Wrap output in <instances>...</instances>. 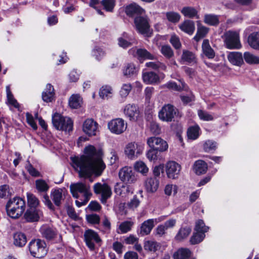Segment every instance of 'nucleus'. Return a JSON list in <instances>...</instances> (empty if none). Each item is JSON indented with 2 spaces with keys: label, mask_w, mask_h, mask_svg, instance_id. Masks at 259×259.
<instances>
[{
  "label": "nucleus",
  "mask_w": 259,
  "mask_h": 259,
  "mask_svg": "<svg viewBox=\"0 0 259 259\" xmlns=\"http://www.w3.org/2000/svg\"><path fill=\"white\" fill-rule=\"evenodd\" d=\"M85 155L80 157H71L72 165L80 177H89L94 174L101 175L106 165L101 158V153L92 145L84 149Z\"/></svg>",
  "instance_id": "obj_1"
},
{
  "label": "nucleus",
  "mask_w": 259,
  "mask_h": 259,
  "mask_svg": "<svg viewBox=\"0 0 259 259\" xmlns=\"http://www.w3.org/2000/svg\"><path fill=\"white\" fill-rule=\"evenodd\" d=\"M8 215L13 219H18L25 209V202L21 198L16 197L10 199L6 205Z\"/></svg>",
  "instance_id": "obj_2"
},
{
  "label": "nucleus",
  "mask_w": 259,
  "mask_h": 259,
  "mask_svg": "<svg viewBox=\"0 0 259 259\" xmlns=\"http://www.w3.org/2000/svg\"><path fill=\"white\" fill-rule=\"evenodd\" d=\"M28 248L31 255L38 258L44 257L48 251L45 242L39 239L31 240L29 243Z\"/></svg>",
  "instance_id": "obj_3"
},
{
  "label": "nucleus",
  "mask_w": 259,
  "mask_h": 259,
  "mask_svg": "<svg viewBox=\"0 0 259 259\" xmlns=\"http://www.w3.org/2000/svg\"><path fill=\"white\" fill-rule=\"evenodd\" d=\"M52 123L58 130L70 132L73 129V121L68 117H63L59 113H55L52 116Z\"/></svg>",
  "instance_id": "obj_4"
},
{
  "label": "nucleus",
  "mask_w": 259,
  "mask_h": 259,
  "mask_svg": "<svg viewBox=\"0 0 259 259\" xmlns=\"http://www.w3.org/2000/svg\"><path fill=\"white\" fill-rule=\"evenodd\" d=\"M223 38L226 48L229 49H240L242 47L239 34L237 31H226L224 33Z\"/></svg>",
  "instance_id": "obj_5"
},
{
  "label": "nucleus",
  "mask_w": 259,
  "mask_h": 259,
  "mask_svg": "<svg viewBox=\"0 0 259 259\" xmlns=\"http://www.w3.org/2000/svg\"><path fill=\"white\" fill-rule=\"evenodd\" d=\"M70 189L73 196L76 198L79 197V193L82 194L83 198L87 199H90L92 195L90 186L82 183L71 184Z\"/></svg>",
  "instance_id": "obj_6"
},
{
  "label": "nucleus",
  "mask_w": 259,
  "mask_h": 259,
  "mask_svg": "<svg viewBox=\"0 0 259 259\" xmlns=\"http://www.w3.org/2000/svg\"><path fill=\"white\" fill-rule=\"evenodd\" d=\"M144 145L138 143L131 142L125 145L124 154L130 159H137L143 152Z\"/></svg>",
  "instance_id": "obj_7"
},
{
  "label": "nucleus",
  "mask_w": 259,
  "mask_h": 259,
  "mask_svg": "<svg viewBox=\"0 0 259 259\" xmlns=\"http://www.w3.org/2000/svg\"><path fill=\"white\" fill-rule=\"evenodd\" d=\"M93 189L95 193L100 195V200L103 203H105L107 200L112 195L110 187L105 183H97L94 184Z\"/></svg>",
  "instance_id": "obj_8"
},
{
  "label": "nucleus",
  "mask_w": 259,
  "mask_h": 259,
  "mask_svg": "<svg viewBox=\"0 0 259 259\" xmlns=\"http://www.w3.org/2000/svg\"><path fill=\"white\" fill-rule=\"evenodd\" d=\"M107 126L111 133L120 135L126 131L127 124L122 118H116L109 121Z\"/></svg>",
  "instance_id": "obj_9"
},
{
  "label": "nucleus",
  "mask_w": 259,
  "mask_h": 259,
  "mask_svg": "<svg viewBox=\"0 0 259 259\" xmlns=\"http://www.w3.org/2000/svg\"><path fill=\"white\" fill-rule=\"evenodd\" d=\"M177 109L171 104L164 105L158 113L159 119L163 121H171L177 113Z\"/></svg>",
  "instance_id": "obj_10"
},
{
  "label": "nucleus",
  "mask_w": 259,
  "mask_h": 259,
  "mask_svg": "<svg viewBox=\"0 0 259 259\" xmlns=\"http://www.w3.org/2000/svg\"><path fill=\"white\" fill-rule=\"evenodd\" d=\"M120 180L126 184H133L137 181V177L132 167L124 166L118 172Z\"/></svg>",
  "instance_id": "obj_11"
},
{
  "label": "nucleus",
  "mask_w": 259,
  "mask_h": 259,
  "mask_svg": "<svg viewBox=\"0 0 259 259\" xmlns=\"http://www.w3.org/2000/svg\"><path fill=\"white\" fill-rule=\"evenodd\" d=\"M134 23L137 31L143 34H147L149 31L150 25L147 16H138L135 17Z\"/></svg>",
  "instance_id": "obj_12"
},
{
  "label": "nucleus",
  "mask_w": 259,
  "mask_h": 259,
  "mask_svg": "<svg viewBox=\"0 0 259 259\" xmlns=\"http://www.w3.org/2000/svg\"><path fill=\"white\" fill-rule=\"evenodd\" d=\"M147 144L151 148L160 152H164L168 149L166 142L159 137L149 138L147 139Z\"/></svg>",
  "instance_id": "obj_13"
},
{
  "label": "nucleus",
  "mask_w": 259,
  "mask_h": 259,
  "mask_svg": "<svg viewBox=\"0 0 259 259\" xmlns=\"http://www.w3.org/2000/svg\"><path fill=\"white\" fill-rule=\"evenodd\" d=\"M164 77L165 75L163 73H160L158 74L152 71L144 72L142 75L143 81L148 84H158L160 83Z\"/></svg>",
  "instance_id": "obj_14"
},
{
  "label": "nucleus",
  "mask_w": 259,
  "mask_h": 259,
  "mask_svg": "<svg viewBox=\"0 0 259 259\" xmlns=\"http://www.w3.org/2000/svg\"><path fill=\"white\" fill-rule=\"evenodd\" d=\"M181 169V165L174 161L168 162L165 165L167 176L171 179H176L178 178Z\"/></svg>",
  "instance_id": "obj_15"
},
{
  "label": "nucleus",
  "mask_w": 259,
  "mask_h": 259,
  "mask_svg": "<svg viewBox=\"0 0 259 259\" xmlns=\"http://www.w3.org/2000/svg\"><path fill=\"white\" fill-rule=\"evenodd\" d=\"M84 236L86 244L91 250L94 249L95 243H98L101 241L98 234L92 230L86 231Z\"/></svg>",
  "instance_id": "obj_16"
},
{
  "label": "nucleus",
  "mask_w": 259,
  "mask_h": 259,
  "mask_svg": "<svg viewBox=\"0 0 259 259\" xmlns=\"http://www.w3.org/2000/svg\"><path fill=\"white\" fill-rule=\"evenodd\" d=\"M82 129L89 136H96L98 132V124L93 119H87L83 122Z\"/></svg>",
  "instance_id": "obj_17"
},
{
  "label": "nucleus",
  "mask_w": 259,
  "mask_h": 259,
  "mask_svg": "<svg viewBox=\"0 0 259 259\" xmlns=\"http://www.w3.org/2000/svg\"><path fill=\"white\" fill-rule=\"evenodd\" d=\"M42 216V211L38 208H29L24 213V217L28 222L38 221Z\"/></svg>",
  "instance_id": "obj_18"
},
{
  "label": "nucleus",
  "mask_w": 259,
  "mask_h": 259,
  "mask_svg": "<svg viewBox=\"0 0 259 259\" xmlns=\"http://www.w3.org/2000/svg\"><path fill=\"white\" fill-rule=\"evenodd\" d=\"M161 221L162 219L158 218L155 219H149L144 221L141 225L140 234L142 236L149 234L154 227L155 224H157Z\"/></svg>",
  "instance_id": "obj_19"
},
{
  "label": "nucleus",
  "mask_w": 259,
  "mask_h": 259,
  "mask_svg": "<svg viewBox=\"0 0 259 259\" xmlns=\"http://www.w3.org/2000/svg\"><path fill=\"white\" fill-rule=\"evenodd\" d=\"M124 113L131 120H135L139 116V111L135 105L128 104L124 108Z\"/></svg>",
  "instance_id": "obj_20"
},
{
  "label": "nucleus",
  "mask_w": 259,
  "mask_h": 259,
  "mask_svg": "<svg viewBox=\"0 0 259 259\" xmlns=\"http://www.w3.org/2000/svg\"><path fill=\"white\" fill-rule=\"evenodd\" d=\"M227 58L228 61L234 65L240 67L244 64L243 57L240 52H230L228 55Z\"/></svg>",
  "instance_id": "obj_21"
},
{
  "label": "nucleus",
  "mask_w": 259,
  "mask_h": 259,
  "mask_svg": "<svg viewBox=\"0 0 259 259\" xmlns=\"http://www.w3.org/2000/svg\"><path fill=\"white\" fill-rule=\"evenodd\" d=\"M65 189L62 188L56 189L52 191L51 193V199L56 205L60 206L65 196Z\"/></svg>",
  "instance_id": "obj_22"
},
{
  "label": "nucleus",
  "mask_w": 259,
  "mask_h": 259,
  "mask_svg": "<svg viewBox=\"0 0 259 259\" xmlns=\"http://www.w3.org/2000/svg\"><path fill=\"white\" fill-rule=\"evenodd\" d=\"M117 40L119 46L123 49L130 47L135 41L134 39L126 32H123Z\"/></svg>",
  "instance_id": "obj_23"
},
{
  "label": "nucleus",
  "mask_w": 259,
  "mask_h": 259,
  "mask_svg": "<svg viewBox=\"0 0 259 259\" xmlns=\"http://www.w3.org/2000/svg\"><path fill=\"white\" fill-rule=\"evenodd\" d=\"M159 182L156 178H147L145 182V188L147 192L154 193L157 191L159 187Z\"/></svg>",
  "instance_id": "obj_24"
},
{
  "label": "nucleus",
  "mask_w": 259,
  "mask_h": 259,
  "mask_svg": "<svg viewBox=\"0 0 259 259\" xmlns=\"http://www.w3.org/2000/svg\"><path fill=\"white\" fill-rule=\"evenodd\" d=\"M161 248V244L153 240H145L144 242V249L151 253H155Z\"/></svg>",
  "instance_id": "obj_25"
},
{
  "label": "nucleus",
  "mask_w": 259,
  "mask_h": 259,
  "mask_svg": "<svg viewBox=\"0 0 259 259\" xmlns=\"http://www.w3.org/2000/svg\"><path fill=\"white\" fill-rule=\"evenodd\" d=\"M40 232L42 236L48 240H52L55 239L57 236L56 231L47 226H42L40 228Z\"/></svg>",
  "instance_id": "obj_26"
},
{
  "label": "nucleus",
  "mask_w": 259,
  "mask_h": 259,
  "mask_svg": "<svg viewBox=\"0 0 259 259\" xmlns=\"http://www.w3.org/2000/svg\"><path fill=\"white\" fill-rule=\"evenodd\" d=\"M145 10L139 5L136 3L127 6L125 9V12L127 15L132 16L134 14L142 15L145 13Z\"/></svg>",
  "instance_id": "obj_27"
},
{
  "label": "nucleus",
  "mask_w": 259,
  "mask_h": 259,
  "mask_svg": "<svg viewBox=\"0 0 259 259\" xmlns=\"http://www.w3.org/2000/svg\"><path fill=\"white\" fill-rule=\"evenodd\" d=\"M179 27L182 31L189 35H192L195 29L194 21L190 20H185L179 25Z\"/></svg>",
  "instance_id": "obj_28"
},
{
  "label": "nucleus",
  "mask_w": 259,
  "mask_h": 259,
  "mask_svg": "<svg viewBox=\"0 0 259 259\" xmlns=\"http://www.w3.org/2000/svg\"><path fill=\"white\" fill-rule=\"evenodd\" d=\"M54 89L51 84H47L45 90L42 93V99L46 102H51L54 99Z\"/></svg>",
  "instance_id": "obj_29"
},
{
  "label": "nucleus",
  "mask_w": 259,
  "mask_h": 259,
  "mask_svg": "<svg viewBox=\"0 0 259 259\" xmlns=\"http://www.w3.org/2000/svg\"><path fill=\"white\" fill-rule=\"evenodd\" d=\"M197 33L194 37V39L196 41H199L201 38L206 36L209 31V28L202 25L200 21H197Z\"/></svg>",
  "instance_id": "obj_30"
},
{
  "label": "nucleus",
  "mask_w": 259,
  "mask_h": 259,
  "mask_svg": "<svg viewBox=\"0 0 259 259\" xmlns=\"http://www.w3.org/2000/svg\"><path fill=\"white\" fill-rule=\"evenodd\" d=\"M181 12L185 17L189 18H199L198 11L192 7H184L181 9Z\"/></svg>",
  "instance_id": "obj_31"
},
{
  "label": "nucleus",
  "mask_w": 259,
  "mask_h": 259,
  "mask_svg": "<svg viewBox=\"0 0 259 259\" xmlns=\"http://www.w3.org/2000/svg\"><path fill=\"white\" fill-rule=\"evenodd\" d=\"M138 70V68L134 64L130 63L124 66L123 69V73L126 77H132L137 74Z\"/></svg>",
  "instance_id": "obj_32"
},
{
  "label": "nucleus",
  "mask_w": 259,
  "mask_h": 259,
  "mask_svg": "<svg viewBox=\"0 0 259 259\" xmlns=\"http://www.w3.org/2000/svg\"><path fill=\"white\" fill-rule=\"evenodd\" d=\"M203 22L210 26H217L220 23L219 16L212 14H206L204 15Z\"/></svg>",
  "instance_id": "obj_33"
},
{
  "label": "nucleus",
  "mask_w": 259,
  "mask_h": 259,
  "mask_svg": "<svg viewBox=\"0 0 259 259\" xmlns=\"http://www.w3.org/2000/svg\"><path fill=\"white\" fill-rule=\"evenodd\" d=\"M202 49L204 54L209 59H212L215 56V52L210 46L209 40L204 39L202 44Z\"/></svg>",
  "instance_id": "obj_34"
},
{
  "label": "nucleus",
  "mask_w": 259,
  "mask_h": 259,
  "mask_svg": "<svg viewBox=\"0 0 259 259\" xmlns=\"http://www.w3.org/2000/svg\"><path fill=\"white\" fill-rule=\"evenodd\" d=\"M193 169L197 175H201L206 172L207 165L204 161L198 160L194 163Z\"/></svg>",
  "instance_id": "obj_35"
},
{
  "label": "nucleus",
  "mask_w": 259,
  "mask_h": 259,
  "mask_svg": "<svg viewBox=\"0 0 259 259\" xmlns=\"http://www.w3.org/2000/svg\"><path fill=\"white\" fill-rule=\"evenodd\" d=\"M13 243L17 246L22 247L25 245L27 238L25 235L21 232H17L13 235Z\"/></svg>",
  "instance_id": "obj_36"
},
{
  "label": "nucleus",
  "mask_w": 259,
  "mask_h": 259,
  "mask_svg": "<svg viewBox=\"0 0 259 259\" xmlns=\"http://www.w3.org/2000/svg\"><path fill=\"white\" fill-rule=\"evenodd\" d=\"M114 191L117 195L125 196L130 192V187L126 184L117 183L114 187Z\"/></svg>",
  "instance_id": "obj_37"
},
{
  "label": "nucleus",
  "mask_w": 259,
  "mask_h": 259,
  "mask_svg": "<svg viewBox=\"0 0 259 259\" xmlns=\"http://www.w3.org/2000/svg\"><path fill=\"white\" fill-rule=\"evenodd\" d=\"M82 103V99L79 94H73L69 99V105L71 108H78L81 107Z\"/></svg>",
  "instance_id": "obj_38"
},
{
  "label": "nucleus",
  "mask_w": 259,
  "mask_h": 259,
  "mask_svg": "<svg viewBox=\"0 0 259 259\" xmlns=\"http://www.w3.org/2000/svg\"><path fill=\"white\" fill-rule=\"evenodd\" d=\"M248 42L252 48L259 50V32L251 33L248 36Z\"/></svg>",
  "instance_id": "obj_39"
},
{
  "label": "nucleus",
  "mask_w": 259,
  "mask_h": 259,
  "mask_svg": "<svg viewBox=\"0 0 259 259\" xmlns=\"http://www.w3.org/2000/svg\"><path fill=\"white\" fill-rule=\"evenodd\" d=\"M181 60L183 62L188 64L195 63L196 62V58L195 54L187 50L183 51L181 56Z\"/></svg>",
  "instance_id": "obj_40"
},
{
  "label": "nucleus",
  "mask_w": 259,
  "mask_h": 259,
  "mask_svg": "<svg viewBox=\"0 0 259 259\" xmlns=\"http://www.w3.org/2000/svg\"><path fill=\"white\" fill-rule=\"evenodd\" d=\"M7 104L11 107H14L18 110L19 109V104L17 100L14 98V96L10 91V86L8 85L6 87Z\"/></svg>",
  "instance_id": "obj_41"
},
{
  "label": "nucleus",
  "mask_w": 259,
  "mask_h": 259,
  "mask_svg": "<svg viewBox=\"0 0 259 259\" xmlns=\"http://www.w3.org/2000/svg\"><path fill=\"white\" fill-rule=\"evenodd\" d=\"M243 58L247 64L250 65L259 64V57L249 52H245L244 53Z\"/></svg>",
  "instance_id": "obj_42"
},
{
  "label": "nucleus",
  "mask_w": 259,
  "mask_h": 259,
  "mask_svg": "<svg viewBox=\"0 0 259 259\" xmlns=\"http://www.w3.org/2000/svg\"><path fill=\"white\" fill-rule=\"evenodd\" d=\"M200 128L198 125L190 127L187 131V136L189 139L194 140L200 135Z\"/></svg>",
  "instance_id": "obj_43"
},
{
  "label": "nucleus",
  "mask_w": 259,
  "mask_h": 259,
  "mask_svg": "<svg viewBox=\"0 0 259 259\" xmlns=\"http://www.w3.org/2000/svg\"><path fill=\"white\" fill-rule=\"evenodd\" d=\"M106 53L105 50L100 47H95L92 51V55L98 61L101 60L105 56Z\"/></svg>",
  "instance_id": "obj_44"
},
{
  "label": "nucleus",
  "mask_w": 259,
  "mask_h": 259,
  "mask_svg": "<svg viewBox=\"0 0 259 259\" xmlns=\"http://www.w3.org/2000/svg\"><path fill=\"white\" fill-rule=\"evenodd\" d=\"M191 255V251L187 248L178 249L173 255L174 259H187Z\"/></svg>",
  "instance_id": "obj_45"
},
{
  "label": "nucleus",
  "mask_w": 259,
  "mask_h": 259,
  "mask_svg": "<svg viewBox=\"0 0 259 259\" xmlns=\"http://www.w3.org/2000/svg\"><path fill=\"white\" fill-rule=\"evenodd\" d=\"M134 167L135 170L143 175H146L149 171L148 167L142 161H138L136 162L134 164Z\"/></svg>",
  "instance_id": "obj_46"
},
{
  "label": "nucleus",
  "mask_w": 259,
  "mask_h": 259,
  "mask_svg": "<svg viewBox=\"0 0 259 259\" xmlns=\"http://www.w3.org/2000/svg\"><path fill=\"white\" fill-rule=\"evenodd\" d=\"M136 55L139 59L153 60L155 58L153 55L145 49H137Z\"/></svg>",
  "instance_id": "obj_47"
},
{
  "label": "nucleus",
  "mask_w": 259,
  "mask_h": 259,
  "mask_svg": "<svg viewBox=\"0 0 259 259\" xmlns=\"http://www.w3.org/2000/svg\"><path fill=\"white\" fill-rule=\"evenodd\" d=\"M112 95V89L108 85L103 86L100 90L99 96L103 99H108L111 97Z\"/></svg>",
  "instance_id": "obj_48"
},
{
  "label": "nucleus",
  "mask_w": 259,
  "mask_h": 259,
  "mask_svg": "<svg viewBox=\"0 0 259 259\" xmlns=\"http://www.w3.org/2000/svg\"><path fill=\"white\" fill-rule=\"evenodd\" d=\"M27 203L29 208H38L39 201L36 197L33 194L27 193Z\"/></svg>",
  "instance_id": "obj_49"
},
{
  "label": "nucleus",
  "mask_w": 259,
  "mask_h": 259,
  "mask_svg": "<svg viewBox=\"0 0 259 259\" xmlns=\"http://www.w3.org/2000/svg\"><path fill=\"white\" fill-rule=\"evenodd\" d=\"M165 16L169 22L173 23H178L181 19V15L178 13L173 11L166 12Z\"/></svg>",
  "instance_id": "obj_50"
},
{
  "label": "nucleus",
  "mask_w": 259,
  "mask_h": 259,
  "mask_svg": "<svg viewBox=\"0 0 259 259\" xmlns=\"http://www.w3.org/2000/svg\"><path fill=\"white\" fill-rule=\"evenodd\" d=\"M35 186L37 191L40 192H47L49 189V185L42 179L36 180Z\"/></svg>",
  "instance_id": "obj_51"
},
{
  "label": "nucleus",
  "mask_w": 259,
  "mask_h": 259,
  "mask_svg": "<svg viewBox=\"0 0 259 259\" xmlns=\"http://www.w3.org/2000/svg\"><path fill=\"white\" fill-rule=\"evenodd\" d=\"M133 225V223L130 221H125L121 223L118 227V233L124 234L130 231L131 230V228Z\"/></svg>",
  "instance_id": "obj_52"
},
{
  "label": "nucleus",
  "mask_w": 259,
  "mask_h": 259,
  "mask_svg": "<svg viewBox=\"0 0 259 259\" xmlns=\"http://www.w3.org/2000/svg\"><path fill=\"white\" fill-rule=\"evenodd\" d=\"M191 232V229L188 228H181L177 235L176 236V239L177 240L181 241L186 238H187Z\"/></svg>",
  "instance_id": "obj_53"
},
{
  "label": "nucleus",
  "mask_w": 259,
  "mask_h": 259,
  "mask_svg": "<svg viewBox=\"0 0 259 259\" xmlns=\"http://www.w3.org/2000/svg\"><path fill=\"white\" fill-rule=\"evenodd\" d=\"M161 53L166 58L169 59L174 56V52L168 45L162 46L160 49Z\"/></svg>",
  "instance_id": "obj_54"
},
{
  "label": "nucleus",
  "mask_w": 259,
  "mask_h": 259,
  "mask_svg": "<svg viewBox=\"0 0 259 259\" xmlns=\"http://www.w3.org/2000/svg\"><path fill=\"white\" fill-rule=\"evenodd\" d=\"M101 3L104 9L110 12L113 11L115 5V0H102Z\"/></svg>",
  "instance_id": "obj_55"
},
{
  "label": "nucleus",
  "mask_w": 259,
  "mask_h": 259,
  "mask_svg": "<svg viewBox=\"0 0 259 259\" xmlns=\"http://www.w3.org/2000/svg\"><path fill=\"white\" fill-rule=\"evenodd\" d=\"M208 229L209 228L205 225L202 220H200L196 222L195 230L198 233L204 234L208 231Z\"/></svg>",
  "instance_id": "obj_56"
},
{
  "label": "nucleus",
  "mask_w": 259,
  "mask_h": 259,
  "mask_svg": "<svg viewBox=\"0 0 259 259\" xmlns=\"http://www.w3.org/2000/svg\"><path fill=\"white\" fill-rule=\"evenodd\" d=\"M205 235L202 233L196 232L193 234L190 239V242L192 244H196L201 242L204 238Z\"/></svg>",
  "instance_id": "obj_57"
},
{
  "label": "nucleus",
  "mask_w": 259,
  "mask_h": 259,
  "mask_svg": "<svg viewBox=\"0 0 259 259\" xmlns=\"http://www.w3.org/2000/svg\"><path fill=\"white\" fill-rule=\"evenodd\" d=\"M217 143L211 140H207L203 144V149L205 152H209L215 150Z\"/></svg>",
  "instance_id": "obj_58"
},
{
  "label": "nucleus",
  "mask_w": 259,
  "mask_h": 259,
  "mask_svg": "<svg viewBox=\"0 0 259 259\" xmlns=\"http://www.w3.org/2000/svg\"><path fill=\"white\" fill-rule=\"evenodd\" d=\"M198 115L199 118L202 120L208 121L213 120V116L206 111L198 110Z\"/></svg>",
  "instance_id": "obj_59"
},
{
  "label": "nucleus",
  "mask_w": 259,
  "mask_h": 259,
  "mask_svg": "<svg viewBox=\"0 0 259 259\" xmlns=\"http://www.w3.org/2000/svg\"><path fill=\"white\" fill-rule=\"evenodd\" d=\"M178 187L176 185L172 184H167L165 186L164 193L167 196H170L173 194L175 195L177 193Z\"/></svg>",
  "instance_id": "obj_60"
},
{
  "label": "nucleus",
  "mask_w": 259,
  "mask_h": 259,
  "mask_svg": "<svg viewBox=\"0 0 259 259\" xmlns=\"http://www.w3.org/2000/svg\"><path fill=\"white\" fill-rule=\"evenodd\" d=\"M169 41L176 49H179L182 46L179 37L176 34L171 35Z\"/></svg>",
  "instance_id": "obj_61"
},
{
  "label": "nucleus",
  "mask_w": 259,
  "mask_h": 259,
  "mask_svg": "<svg viewBox=\"0 0 259 259\" xmlns=\"http://www.w3.org/2000/svg\"><path fill=\"white\" fill-rule=\"evenodd\" d=\"M131 89L132 86L130 84H124L120 91V96L123 98L126 97L130 93Z\"/></svg>",
  "instance_id": "obj_62"
},
{
  "label": "nucleus",
  "mask_w": 259,
  "mask_h": 259,
  "mask_svg": "<svg viewBox=\"0 0 259 259\" xmlns=\"http://www.w3.org/2000/svg\"><path fill=\"white\" fill-rule=\"evenodd\" d=\"M11 195L9 186L7 185H4L0 186V197L4 198Z\"/></svg>",
  "instance_id": "obj_63"
},
{
  "label": "nucleus",
  "mask_w": 259,
  "mask_h": 259,
  "mask_svg": "<svg viewBox=\"0 0 259 259\" xmlns=\"http://www.w3.org/2000/svg\"><path fill=\"white\" fill-rule=\"evenodd\" d=\"M149 128L151 132L155 135H159L161 132V128L159 125L155 122L150 123Z\"/></svg>",
  "instance_id": "obj_64"
}]
</instances>
